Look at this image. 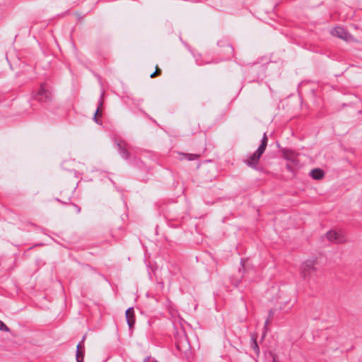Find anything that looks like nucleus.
<instances>
[{
    "instance_id": "f257e3e1",
    "label": "nucleus",
    "mask_w": 362,
    "mask_h": 362,
    "mask_svg": "<svg viewBox=\"0 0 362 362\" xmlns=\"http://www.w3.org/2000/svg\"><path fill=\"white\" fill-rule=\"evenodd\" d=\"M268 138L267 133H264L261 141V144L259 146L257 151L251 156L248 157L247 159L245 160V163L251 168H256L257 165L259 158L262 155L265 151L266 147L267 146Z\"/></svg>"
},
{
    "instance_id": "f03ea898",
    "label": "nucleus",
    "mask_w": 362,
    "mask_h": 362,
    "mask_svg": "<svg viewBox=\"0 0 362 362\" xmlns=\"http://www.w3.org/2000/svg\"><path fill=\"white\" fill-rule=\"evenodd\" d=\"M316 260H306L300 266V275L304 279H307L317 271Z\"/></svg>"
},
{
    "instance_id": "7ed1b4c3",
    "label": "nucleus",
    "mask_w": 362,
    "mask_h": 362,
    "mask_svg": "<svg viewBox=\"0 0 362 362\" xmlns=\"http://www.w3.org/2000/svg\"><path fill=\"white\" fill-rule=\"evenodd\" d=\"M34 98L40 103H49L52 100V93L46 84L42 83L39 90L34 95Z\"/></svg>"
},
{
    "instance_id": "20e7f679",
    "label": "nucleus",
    "mask_w": 362,
    "mask_h": 362,
    "mask_svg": "<svg viewBox=\"0 0 362 362\" xmlns=\"http://www.w3.org/2000/svg\"><path fill=\"white\" fill-rule=\"evenodd\" d=\"M326 236L329 241L336 244H342L346 242V238L341 232L329 230L326 233Z\"/></svg>"
},
{
    "instance_id": "39448f33",
    "label": "nucleus",
    "mask_w": 362,
    "mask_h": 362,
    "mask_svg": "<svg viewBox=\"0 0 362 362\" xmlns=\"http://www.w3.org/2000/svg\"><path fill=\"white\" fill-rule=\"evenodd\" d=\"M86 338V334H85L81 342H79L76 347V359L77 362H83L84 358V353H85V346H84V341Z\"/></svg>"
},
{
    "instance_id": "423d86ee",
    "label": "nucleus",
    "mask_w": 362,
    "mask_h": 362,
    "mask_svg": "<svg viewBox=\"0 0 362 362\" xmlns=\"http://www.w3.org/2000/svg\"><path fill=\"white\" fill-rule=\"evenodd\" d=\"M117 148L121 156L126 160L130 157V153L126 148V144L123 141H119L117 143Z\"/></svg>"
},
{
    "instance_id": "0eeeda50",
    "label": "nucleus",
    "mask_w": 362,
    "mask_h": 362,
    "mask_svg": "<svg viewBox=\"0 0 362 362\" xmlns=\"http://www.w3.org/2000/svg\"><path fill=\"white\" fill-rule=\"evenodd\" d=\"M332 34L343 40H347L349 33L345 29L341 27H337L332 30Z\"/></svg>"
},
{
    "instance_id": "6e6552de",
    "label": "nucleus",
    "mask_w": 362,
    "mask_h": 362,
    "mask_svg": "<svg viewBox=\"0 0 362 362\" xmlns=\"http://www.w3.org/2000/svg\"><path fill=\"white\" fill-rule=\"evenodd\" d=\"M126 318L129 328L132 329L135 323L134 310L133 308H129L126 310Z\"/></svg>"
},
{
    "instance_id": "1a4fd4ad",
    "label": "nucleus",
    "mask_w": 362,
    "mask_h": 362,
    "mask_svg": "<svg viewBox=\"0 0 362 362\" xmlns=\"http://www.w3.org/2000/svg\"><path fill=\"white\" fill-rule=\"evenodd\" d=\"M176 346L177 349L183 352L186 355L187 352L189 351V344L185 339L183 341L180 340L179 341H177L176 343Z\"/></svg>"
},
{
    "instance_id": "9d476101",
    "label": "nucleus",
    "mask_w": 362,
    "mask_h": 362,
    "mask_svg": "<svg viewBox=\"0 0 362 362\" xmlns=\"http://www.w3.org/2000/svg\"><path fill=\"white\" fill-rule=\"evenodd\" d=\"M310 175L315 180H320L324 177V172L319 168L313 169L311 170Z\"/></svg>"
},
{
    "instance_id": "9b49d317",
    "label": "nucleus",
    "mask_w": 362,
    "mask_h": 362,
    "mask_svg": "<svg viewBox=\"0 0 362 362\" xmlns=\"http://www.w3.org/2000/svg\"><path fill=\"white\" fill-rule=\"evenodd\" d=\"M103 99L102 98L100 99L99 100V104H98V106L97 107V110L94 114V116H93V119L94 121L97 123V124H100V122L99 121V119H98V115H101L100 112H101V110H102V105H103Z\"/></svg>"
},
{
    "instance_id": "f8f14e48",
    "label": "nucleus",
    "mask_w": 362,
    "mask_h": 362,
    "mask_svg": "<svg viewBox=\"0 0 362 362\" xmlns=\"http://www.w3.org/2000/svg\"><path fill=\"white\" fill-rule=\"evenodd\" d=\"M252 346L253 349L256 351V353L259 354V349L257 342V336H255V334L252 336Z\"/></svg>"
},
{
    "instance_id": "ddd939ff",
    "label": "nucleus",
    "mask_w": 362,
    "mask_h": 362,
    "mask_svg": "<svg viewBox=\"0 0 362 362\" xmlns=\"http://www.w3.org/2000/svg\"><path fill=\"white\" fill-rule=\"evenodd\" d=\"M284 155H285L286 159L290 160L293 161V162L295 161V160H296V154L293 151H286L285 152Z\"/></svg>"
},
{
    "instance_id": "4468645a",
    "label": "nucleus",
    "mask_w": 362,
    "mask_h": 362,
    "mask_svg": "<svg viewBox=\"0 0 362 362\" xmlns=\"http://www.w3.org/2000/svg\"><path fill=\"white\" fill-rule=\"evenodd\" d=\"M70 198H71V192H68L66 196H63V197H62V199H57V200L58 202H60L64 204H68L69 201L70 200Z\"/></svg>"
},
{
    "instance_id": "2eb2a0df",
    "label": "nucleus",
    "mask_w": 362,
    "mask_h": 362,
    "mask_svg": "<svg viewBox=\"0 0 362 362\" xmlns=\"http://www.w3.org/2000/svg\"><path fill=\"white\" fill-rule=\"evenodd\" d=\"M182 155L189 160H194L199 157V155L197 154L182 153Z\"/></svg>"
},
{
    "instance_id": "dca6fc26",
    "label": "nucleus",
    "mask_w": 362,
    "mask_h": 362,
    "mask_svg": "<svg viewBox=\"0 0 362 362\" xmlns=\"http://www.w3.org/2000/svg\"><path fill=\"white\" fill-rule=\"evenodd\" d=\"M0 330L9 332L10 329L7 327L5 323H4L1 320H0Z\"/></svg>"
},
{
    "instance_id": "f3484780",
    "label": "nucleus",
    "mask_w": 362,
    "mask_h": 362,
    "mask_svg": "<svg viewBox=\"0 0 362 362\" xmlns=\"http://www.w3.org/2000/svg\"><path fill=\"white\" fill-rule=\"evenodd\" d=\"M161 74V70L158 68V66L156 67V71L151 74V78L156 77Z\"/></svg>"
},
{
    "instance_id": "a211bd4d",
    "label": "nucleus",
    "mask_w": 362,
    "mask_h": 362,
    "mask_svg": "<svg viewBox=\"0 0 362 362\" xmlns=\"http://www.w3.org/2000/svg\"><path fill=\"white\" fill-rule=\"evenodd\" d=\"M270 322V318H268L266 321H265V323H264V329L265 330H267V326L269 324Z\"/></svg>"
},
{
    "instance_id": "6ab92c4d",
    "label": "nucleus",
    "mask_w": 362,
    "mask_h": 362,
    "mask_svg": "<svg viewBox=\"0 0 362 362\" xmlns=\"http://www.w3.org/2000/svg\"><path fill=\"white\" fill-rule=\"evenodd\" d=\"M274 315V311L272 310H270L269 312V317L268 318H272V316Z\"/></svg>"
},
{
    "instance_id": "aec40b11",
    "label": "nucleus",
    "mask_w": 362,
    "mask_h": 362,
    "mask_svg": "<svg viewBox=\"0 0 362 362\" xmlns=\"http://www.w3.org/2000/svg\"><path fill=\"white\" fill-rule=\"evenodd\" d=\"M269 355L273 358V362H276V357H275V356L272 353H269Z\"/></svg>"
},
{
    "instance_id": "412c9836",
    "label": "nucleus",
    "mask_w": 362,
    "mask_h": 362,
    "mask_svg": "<svg viewBox=\"0 0 362 362\" xmlns=\"http://www.w3.org/2000/svg\"><path fill=\"white\" fill-rule=\"evenodd\" d=\"M75 207H76V209L77 210V212L79 213L80 211H81V209L78 206H75Z\"/></svg>"
},
{
    "instance_id": "4be33fe9",
    "label": "nucleus",
    "mask_w": 362,
    "mask_h": 362,
    "mask_svg": "<svg viewBox=\"0 0 362 362\" xmlns=\"http://www.w3.org/2000/svg\"><path fill=\"white\" fill-rule=\"evenodd\" d=\"M287 168H288L289 170H291V167H290L289 165H287Z\"/></svg>"
},
{
    "instance_id": "5701e85b",
    "label": "nucleus",
    "mask_w": 362,
    "mask_h": 362,
    "mask_svg": "<svg viewBox=\"0 0 362 362\" xmlns=\"http://www.w3.org/2000/svg\"><path fill=\"white\" fill-rule=\"evenodd\" d=\"M264 336H265V332L263 334V335H262V338H264Z\"/></svg>"
}]
</instances>
